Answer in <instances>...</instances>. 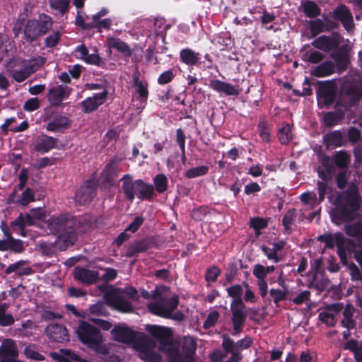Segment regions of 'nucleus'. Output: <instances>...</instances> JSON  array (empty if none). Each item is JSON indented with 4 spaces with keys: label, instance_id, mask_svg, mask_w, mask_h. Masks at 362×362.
Segmentation results:
<instances>
[{
    "label": "nucleus",
    "instance_id": "338daca9",
    "mask_svg": "<svg viewBox=\"0 0 362 362\" xmlns=\"http://www.w3.org/2000/svg\"><path fill=\"white\" fill-rule=\"evenodd\" d=\"M262 252L267 256V259L278 263L281 261L280 257L273 248H270L264 245L260 247Z\"/></svg>",
    "mask_w": 362,
    "mask_h": 362
},
{
    "label": "nucleus",
    "instance_id": "39448f33",
    "mask_svg": "<svg viewBox=\"0 0 362 362\" xmlns=\"http://www.w3.org/2000/svg\"><path fill=\"white\" fill-rule=\"evenodd\" d=\"M76 333L79 340L90 349H96L103 341L100 329L87 322H81Z\"/></svg>",
    "mask_w": 362,
    "mask_h": 362
},
{
    "label": "nucleus",
    "instance_id": "8fccbe9b",
    "mask_svg": "<svg viewBox=\"0 0 362 362\" xmlns=\"http://www.w3.org/2000/svg\"><path fill=\"white\" fill-rule=\"evenodd\" d=\"M209 168L206 165H200L192 168L187 170L185 173V176L189 179L204 176L208 174Z\"/></svg>",
    "mask_w": 362,
    "mask_h": 362
},
{
    "label": "nucleus",
    "instance_id": "bf43d9fd",
    "mask_svg": "<svg viewBox=\"0 0 362 362\" xmlns=\"http://www.w3.org/2000/svg\"><path fill=\"white\" fill-rule=\"evenodd\" d=\"M250 226L253 228L256 233L260 230L264 229L268 226L267 219L262 217H254L250 220Z\"/></svg>",
    "mask_w": 362,
    "mask_h": 362
},
{
    "label": "nucleus",
    "instance_id": "7c9ffc66",
    "mask_svg": "<svg viewBox=\"0 0 362 362\" xmlns=\"http://www.w3.org/2000/svg\"><path fill=\"white\" fill-rule=\"evenodd\" d=\"M323 142L327 148L341 146L344 145L343 135L339 130L332 131L323 136Z\"/></svg>",
    "mask_w": 362,
    "mask_h": 362
},
{
    "label": "nucleus",
    "instance_id": "393cba45",
    "mask_svg": "<svg viewBox=\"0 0 362 362\" xmlns=\"http://www.w3.org/2000/svg\"><path fill=\"white\" fill-rule=\"evenodd\" d=\"M136 187H137V198L141 201H151L156 196L153 185L146 183L141 179L137 180Z\"/></svg>",
    "mask_w": 362,
    "mask_h": 362
},
{
    "label": "nucleus",
    "instance_id": "e433bc0d",
    "mask_svg": "<svg viewBox=\"0 0 362 362\" xmlns=\"http://www.w3.org/2000/svg\"><path fill=\"white\" fill-rule=\"evenodd\" d=\"M303 11L306 17L315 18L321 13V8L317 4L313 1L306 0L302 2Z\"/></svg>",
    "mask_w": 362,
    "mask_h": 362
},
{
    "label": "nucleus",
    "instance_id": "a211bd4d",
    "mask_svg": "<svg viewBox=\"0 0 362 362\" xmlns=\"http://www.w3.org/2000/svg\"><path fill=\"white\" fill-rule=\"evenodd\" d=\"M342 94L349 100L351 105L362 99V83L354 81L345 83L341 88Z\"/></svg>",
    "mask_w": 362,
    "mask_h": 362
},
{
    "label": "nucleus",
    "instance_id": "603ef678",
    "mask_svg": "<svg viewBox=\"0 0 362 362\" xmlns=\"http://www.w3.org/2000/svg\"><path fill=\"white\" fill-rule=\"evenodd\" d=\"M296 217V209H291L288 210L282 219V225L284 227L285 230L290 233L291 232V226L294 221Z\"/></svg>",
    "mask_w": 362,
    "mask_h": 362
},
{
    "label": "nucleus",
    "instance_id": "5701e85b",
    "mask_svg": "<svg viewBox=\"0 0 362 362\" xmlns=\"http://www.w3.org/2000/svg\"><path fill=\"white\" fill-rule=\"evenodd\" d=\"M209 86L214 91L228 96H237L240 93V91L233 85L219 79L210 80Z\"/></svg>",
    "mask_w": 362,
    "mask_h": 362
},
{
    "label": "nucleus",
    "instance_id": "f257e3e1",
    "mask_svg": "<svg viewBox=\"0 0 362 362\" xmlns=\"http://www.w3.org/2000/svg\"><path fill=\"white\" fill-rule=\"evenodd\" d=\"M362 203L357 186L353 185L346 190L340 192L336 197L334 204V217L340 221H351L357 216Z\"/></svg>",
    "mask_w": 362,
    "mask_h": 362
},
{
    "label": "nucleus",
    "instance_id": "58836bf2",
    "mask_svg": "<svg viewBox=\"0 0 362 362\" xmlns=\"http://www.w3.org/2000/svg\"><path fill=\"white\" fill-rule=\"evenodd\" d=\"M355 309L351 304H347L343 311L344 319L341 322L343 327L348 329H353L356 325V322L353 319V314Z\"/></svg>",
    "mask_w": 362,
    "mask_h": 362
},
{
    "label": "nucleus",
    "instance_id": "c85d7f7f",
    "mask_svg": "<svg viewBox=\"0 0 362 362\" xmlns=\"http://www.w3.org/2000/svg\"><path fill=\"white\" fill-rule=\"evenodd\" d=\"M107 42L110 48L115 49L122 53L125 57H130L132 54L129 45L117 37H107Z\"/></svg>",
    "mask_w": 362,
    "mask_h": 362
},
{
    "label": "nucleus",
    "instance_id": "864d4df0",
    "mask_svg": "<svg viewBox=\"0 0 362 362\" xmlns=\"http://www.w3.org/2000/svg\"><path fill=\"white\" fill-rule=\"evenodd\" d=\"M317 189L318 192V197H317V204H320L325 200L326 194L332 192V187L328 185L327 182L317 181Z\"/></svg>",
    "mask_w": 362,
    "mask_h": 362
},
{
    "label": "nucleus",
    "instance_id": "4c0bfd02",
    "mask_svg": "<svg viewBox=\"0 0 362 362\" xmlns=\"http://www.w3.org/2000/svg\"><path fill=\"white\" fill-rule=\"evenodd\" d=\"M344 349L353 352L356 362H362V341L351 339L346 342Z\"/></svg>",
    "mask_w": 362,
    "mask_h": 362
},
{
    "label": "nucleus",
    "instance_id": "ea45409f",
    "mask_svg": "<svg viewBox=\"0 0 362 362\" xmlns=\"http://www.w3.org/2000/svg\"><path fill=\"white\" fill-rule=\"evenodd\" d=\"M341 242V247L344 249V252L346 255L354 254L356 251L354 249L356 247V244L354 240L350 238H346L341 232H337L336 234V246L338 248V242Z\"/></svg>",
    "mask_w": 362,
    "mask_h": 362
},
{
    "label": "nucleus",
    "instance_id": "4468645a",
    "mask_svg": "<svg viewBox=\"0 0 362 362\" xmlns=\"http://www.w3.org/2000/svg\"><path fill=\"white\" fill-rule=\"evenodd\" d=\"M45 332L52 341L64 343L69 341L68 330L62 325L58 323L50 324L46 327Z\"/></svg>",
    "mask_w": 362,
    "mask_h": 362
},
{
    "label": "nucleus",
    "instance_id": "20e7f679",
    "mask_svg": "<svg viewBox=\"0 0 362 362\" xmlns=\"http://www.w3.org/2000/svg\"><path fill=\"white\" fill-rule=\"evenodd\" d=\"M43 120L46 122V130L51 132L64 133L71 124V120L62 112L47 109Z\"/></svg>",
    "mask_w": 362,
    "mask_h": 362
},
{
    "label": "nucleus",
    "instance_id": "423d86ee",
    "mask_svg": "<svg viewBox=\"0 0 362 362\" xmlns=\"http://www.w3.org/2000/svg\"><path fill=\"white\" fill-rule=\"evenodd\" d=\"M316 90L317 103L320 107H329L335 101L337 94V86L334 80L319 81Z\"/></svg>",
    "mask_w": 362,
    "mask_h": 362
},
{
    "label": "nucleus",
    "instance_id": "bb28decb",
    "mask_svg": "<svg viewBox=\"0 0 362 362\" xmlns=\"http://www.w3.org/2000/svg\"><path fill=\"white\" fill-rule=\"evenodd\" d=\"M109 300L112 305L117 310L122 313H131L133 311V306L129 300L123 296L116 293H111L109 296Z\"/></svg>",
    "mask_w": 362,
    "mask_h": 362
},
{
    "label": "nucleus",
    "instance_id": "4be33fe9",
    "mask_svg": "<svg viewBox=\"0 0 362 362\" xmlns=\"http://www.w3.org/2000/svg\"><path fill=\"white\" fill-rule=\"evenodd\" d=\"M111 333L114 339L119 342L129 344L134 342L136 339V332L127 327L116 326Z\"/></svg>",
    "mask_w": 362,
    "mask_h": 362
},
{
    "label": "nucleus",
    "instance_id": "cd10ccee",
    "mask_svg": "<svg viewBox=\"0 0 362 362\" xmlns=\"http://www.w3.org/2000/svg\"><path fill=\"white\" fill-rule=\"evenodd\" d=\"M197 344L194 338L191 336L185 337L182 342V352L187 362H194V355Z\"/></svg>",
    "mask_w": 362,
    "mask_h": 362
},
{
    "label": "nucleus",
    "instance_id": "37998d69",
    "mask_svg": "<svg viewBox=\"0 0 362 362\" xmlns=\"http://www.w3.org/2000/svg\"><path fill=\"white\" fill-rule=\"evenodd\" d=\"M277 136L280 143L283 145H287L292 139L291 129L288 124H284L279 129Z\"/></svg>",
    "mask_w": 362,
    "mask_h": 362
},
{
    "label": "nucleus",
    "instance_id": "7ed1b4c3",
    "mask_svg": "<svg viewBox=\"0 0 362 362\" xmlns=\"http://www.w3.org/2000/svg\"><path fill=\"white\" fill-rule=\"evenodd\" d=\"M38 18L30 19L25 25L24 37L30 44L36 41L40 36L46 35L52 28L53 20L49 15L41 13Z\"/></svg>",
    "mask_w": 362,
    "mask_h": 362
},
{
    "label": "nucleus",
    "instance_id": "2eb2a0df",
    "mask_svg": "<svg viewBox=\"0 0 362 362\" xmlns=\"http://www.w3.org/2000/svg\"><path fill=\"white\" fill-rule=\"evenodd\" d=\"M18 351L15 341L11 339L3 340L0 346V362H21L15 360Z\"/></svg>",
    "mask_w": 362,
    "mask_h": 362
},
{
    "label": "nucleus",
    "instance_id": "72a5a7b5",
    "mask_svg": "<svg viewBox=\"0 0 362 362\" xmlns=\"http://www.w3.org/2000/svg\"><path fill=\"white\" fill-rule=\"evenodd\" d=\"M27 264V261L19 260L13 264H11L6 269L5 274H10L15 272L18 276L30 275L32 274V269L29 267H23V265Z\"/></svg>",
    "mask_w": 362,
    "mask_h": 362
},
{
    "label": "nucleus",
    "instance_id": "a18cd8bd",
    "mask_svg": "<svg viewBox=\"0 0 362 362\" xmlns=\"http://www.w3.org/2000/svg\"><path fill=\"white\" fill-rule=\"evenodd\" d=\"M154 190L156 189L158 193L161 194L165 192L168 187V180L165 175L160 173L156 175L153 180Z\"/></svg>",
    "mask_w": 362,
    "mask_h": 362
},
{
    "label": "nucleus",
    "instance_id": "a878e982",
    "mask_svg": "<svg viewBox=\"0 0 362 362\" xmlns=\"http://www.w3.org/2000/svg\"><path fill=\"white\" fill-rule=\"evenodd\" d=\"M199 52L190 48H184L180 51V61L187 66H197L201 63V57Z\"/></svg>",
    "mask_w": 362,
    "mask_h": 362
},
{
    "label": "nucleus",
    "instance_id": "13d9d810",
    "mask_svg": "<svg viewBox=\"0 0 362 362\" xmlns=\"http://www.w3.org/2000/svg\"><path fill=\"white\" fill-rule=\"evenodd\" d=\"M310 30L313 37L325 31V25L322 20L316 18L309 21Z\"/></svg>",
    "mask_w": 362,
    "mask_h": 362
},
{
    "label": "nucleus",
    "instance_id": "4d7b16f0",
    "mask_svg": "<svg viewBox=\"0 0 362 362\" xmlns=\"http://www.w3.org/2000/svg\"><path fill=\"white\" fill-rule=\"evenodd\" d=\"M35 201V194L32 189L28 187L17 199V204L22 206H27L29 203Z\"/></svg>",
    "mask_w": 362,
    "mask_h": 362
},
{
    "label": "nucleus",
    "instance_id": "9d476101",
    "mask_svg": "<svg viewBox=\"0 0 362 362\" xmlns=\"http://www.w3.org/2000/svg\"><path fill=\"white\" fill-rule=\"evenodd\" d=\"M107 95L108 90L107 88H105L101 93H96L93 96L88 97L80 103L82 112L89 114L96 111L100 105L105 103Z\"/></svg>",
    "mask_w": 362,
    "mask_h": 362
},
{
    "label": "nucleus",
    "instance_id": "79ce46f5",
    "mask_svg": "<svg viewBox=\"0 0 362 362\" xmlns=\"http://www.w3.org/2000/svg\"><path fill=\"white\" fill-rule=\"evenodd\" d=\"M139 357L146 362H160L162 361V357L158 353L147 347L142 348L139 353Z\"/></svg>",
    "mask_w": 362,
    "mask_h": 362
},
{
    "label": "nucleus",
    "instance_id": "6e6552de",
    "mask_svg": "<svg viewBox=\"0 0 362 362\" xmlns=\"http://www.w3.org/2000/svg\"><path fill=\"white\" fill-rule=\"evenodd\" d=\"M77 219L70 214H62L50 217L47 227L51 233L58 235L71 226H77Z\"/></svg>",
    "mask_w": 362,
    "mask_h": 362
},
{
    "label": "nucleus",
    "instance_id": "f704fd0d",
    "mask_svg": "<svg viewBox=\"0 0 362 362\" xmlns=\"http://www.w3.org/2000/svg\"><path fill=\"white\" fill-rule=\"evenodd\" d=\"M21 65L25 66L26 69L32 75L41 67H42L46 62V58L42 56H37L30 59H22L21 61Z\"/></svg>",
    "mask_w": 362,
    "mask_h": 362
},
{
    "label": "nucleus",
    "instance_id": "473e14b6",
    "mask_svg": "<svg viewBox=\"0 0 362 362\" xmlns=\"http://www.w3.org/2000/svg\"><path fill=\"white\" fill-rule=\"evenodd\" d=\"M334 72V64L330 60H327L317 65L311 71V74L316 77H325Z\"/></svg>",
    "mask_w": 362,
    "mask_h": 362
},
{
    "label": "nucleus",
    "instance_id": "6e6d98bb",
    "mask_svg": "<svg viewBox=\"0 0 362 362\" xmlns=\"http://www.w3.org/2000/svg\"><path fill=\"white\" fill-rule=\"evenodd\" d=\"M334 162L338 168H345L349 162V155L344 151H339L335 154Z\"/></svg>",
    "mask_w": 362,
    "mask_h": 362
},
{
    "label": "nucleus",
    "instance_id": "a19ab883",
    "mask_svg": "<svg viewBox=\"0 0 362 362\" xmlns=\"http://www.w3.org/2000/svg\"><path fill=\"white\" fill-rule=\"evenodd\" d=\"M243 292V289L239 284L231 286L227 288L228 295L233 298L230 305H242L244 304L241 298Z\"/></svg>",
    "mask_w": 362,
    "mask_h": 362
},
{
    "label": "nucleus",
    "instance_id": "b1692460",
    "mask_svg": "<svg viewBox=\"0 0 362 362\" xmlns=\"http://www.w3.org/2000/svg\"><path fill=\"white\" fill-rule=\"evenodd\" d=\"M25 250L23 241L16 239L12 235L8 238L0 239V251H11L14 253H22Z\"/></svg>",
    "mask_w": 362,
    "mask_h": 362
},
{
    "label": "nucleus",
    "instance_id": "774afa93",
    "mask_svg": "<svg viewBox=\"0 0 362 362\" xmlns=\"http://www.w3.org/2000/svg\"><path fill=\"white\" fill-rule=\"evenodd\" d=\"M40 106V100L37 98H33L27 100L23 105V110L27 112H33Z\"/></svg>",
    "mask_w": 362,
    "mask_h": 362
},
{
    "label": "nucleus",
    "instance_id": "052dcab7",
    "mask_svg": "<svg viewBox=\"0 0 362 362\" xmlns=\"http://www.w3.org/2000/svg\"><path fill=\"white\" fill-rule=\"evenodd\" d=\"M221 270L216 266L209 267L206 270L205 280L207 282L214 283L216 281L218 277L220 276Z\"/></svg>",
    "mask_w": 362,
    "mask_h": 362
},
{
    "label": "nucleus",
    "instance_id": "412c9836",
    "mask_svg": "<svg viewBox=\"0 0 362 362\" xmlns=\"http://www.w3.org/2000/svg\"><path fill=\"white\" fill-rule=\"evenodd\" d=\"M120 181L122 182V189L126 199L132 203L135 197H137V187H136L137 180H134L130 174H125L122 176Z\"/></svg>",
    "mask_w": 362,
    "mask_h": 362
},
{
    "label": "nucleus",
    "instance_id": "9b49d317",
    "mask_svg": "<svg viewBox=\"0 0 362 362\" xmlns=\"http://www.w3.org/2000/svg\"><path fill=\"white\" fill-rule=\"evenodd\" d=\"M77 226H71L66 230L59 233L54 242L55 247L61 251L66 250L73 246L78 240Z\"/></svg>",
    "mask_w": 362,
    "mask_h": 362
},
{
    "label": "nucleus",
    "instance_id": "aec40b11",
    "mask_svg": "<svg viewBox=\"0 0 362 362\" xmlns=\"http://www.w3.org/2000/svg\"><path fill=\"white\" fill-rule=\"evenodd\" d=\"M74 279L86 285L97 283L100 279L99 272L83 267H76L74 269Z\"/></svg>",
    "mask_w": 362,
    "mask_h": 362
},
{
    "label": "nucleus",
    "instance_id": "09e8293b",
    "mask_svg": "<svg viewBox=\"0 0 362 362\" xmlns=\"http://www.w3.org/2000/svg\"><path fill=\"white\" fill-rule=\"evenodd\" d=\"M324 54L319 51L310 50L303 54L302 59L306 62L317 64L320 62L324 59Z\"/></svg>",
    "mask_w": 362,
    "mask_h": 362
},
{
    "label": "nucleus",
    "instance_id": "680f3d73",
    "mask_svg": "<svg viewBox=\"0 0 362 362\" xmlns=\"http://www.w3.org/2000/svg\"><path fill=\"white\" fill-rule=\"evenodd\" d=\"M11 76L16 82L22 83L28 78H29L31 76V74L24 66L23 69L19 70H13Z\"/></svg>",
    "mask_w": 362,
    "mask_h": 362
},
{
    "label": "nucleus",
    "instance_id": "69168bd1",
    "mask_svg": "<svg viewBox=\"0 0 362 362\" xmlns=\"http://www.w3.org/2000/svg\"><path fill=\"white\" fill-rule=\"evenodd\" d=\"M219 318V313L217 310H214L210 312L206 320L204 322L203 327L205 329H209L211 327H213L216 324Z\"/></svg>",
    "mask_w": 362,
    "mask_h": 362
},
{
    "label": "nucleus",
    "instance_id": "f03ea898",
    "mask_svg": "<svg viewBox=\"0 0 362 362\" xmlns=\"http://www.w3.org/2000/svg\"><path fill=\"white\" fill-rule=\"evenodd\" d=\"M146 330L160 342V349H165L168 362H187V358L183 357L179 349L173 345V332L170 328L148 325L146 326Z\"/></svg>",
    "mask_w": 362,
    "mask_h": 362
},
{
    "label": "nucleus",
    "instance_id": "2f4dec72",
    "mask_svg": "<svg viewBox=\"0 0 362 362\" xmlns=\"http://www.w3.org/2000/svg\"><path fill=\"white\" fill-rule=\"evenodd\" d=\"M117 177L115 161L112 160L105 168L103 172V182L109 187L115 184V180Z\"/></svg>",
    "mask_w": 362,
    "mask_h": 362
},
{
    "label": "nucleus",
    "instance_id": "de8ad7c7",
    "mask_svg": "<svg viewBox=\"0 0 362 362\" xmlns=\"http://www.w3.org/2000/svg\"><path fill=\"white\" fill-rule=\"evenodd\" d=\"M346 233L362 241V223L356 222L345 227Z\"/></svg>",
    "mask_w": 362,
    "mask_h": 362
},
{
    "label": "nucleus",
    "instance_id": "0e129e2a",
    "mask_svg": "<svg viewBox=\"0 0 362 362\" xmlns=\"http://www.w3.org/2000/svg\"><path fill=\"white\" fill-rule=\"evenodd\" d=\"M175 77V74L173 69H168L161 73L158 77L157 81L160 85H165L170 83Z\"/></svg>",
    "mask_w": 362,
    "mask_h": 362
},
{
    "label": "nucleus",
    "instance_id": "3c124183",
    "mask_svg": "<svg viewBox=\"0 0 362 362\" xmlns=\"http://www.w3.org/2000/svg\"><path fill=\"white\" fill-rule=\"evenodd\" d=\"M62 33L59 30H53L48 36L45 39L44 43L47 48H53L56 47L62 37Z\"/></svg>",
    "mask_w": 362,
    "mask_h": 362
},
{
    "label": "nucleus",
    "instance_id": "c756f323",
    "mask_svg": "<svg viewBox=\"0 0 362 362\" xmlns=\"http://www.w3.org/2000/svg\"><path fill=\"white\" fill-rule=\"evenodd\" d=\"M151 247V243L148 239L136 240L129 245L125 256L129 258L132 257L136 254L146 252Z\"/></svg>",
    "mask_w": 362,
    "mask_h": 362
},
{
    "label": "nucleus",
    "instance_id": "dca6fc26",
    "mask_svg": "<svg viewBox=\"0 0 362 362\" xmlns=\"http://www.w3.org/2000/svg\"><path fill=\"white\" fill-rule=\"evenodd\" d=\"M71 92V88L68 86L58 85L49 88L47 94L49 103L54 107H58L62 102L68 98Z\"/></svg>",
    "mask_w": 362,
    "mask_h": 362
},
{
    "label": "nucleus",
    "instance_id": "c9c22d12",
    "mask_svg": "<svg viewBox=\"0 0 362 362\" xmlns=\"http://www.w3.org/2000/svg\"><path fill=\"white\" fill-rule=\"evenodd\" d=\"M344 118L343 111H329L326 112L323 117V124L325 127L331 128L338 124Z\"/></svg>",
    "mask_w": 362,
    "mask_h": 362
},
{
    "label": "nucleus",
    "instance_id": "c03bdc74",
    "mask_svg": "<svg viewBox=\"0 0 362 362\" xmlns=\"http://www.w3.org/2000/svg\"><path fill=\"white\" fill-rule=\"evenodd\" d=\"M257 129L262 140L266 143L271 142V127L264 119H260L257 124Z\"/></svg>",
    "mask_w": 362,
    "mask_h": 362
},
{
    "label": "nucleus",
    "instance_id": "49530a36",
    "mask_svg": "<svg viewBox=\"0 0 362 362\" xmlns=\"http://www.w3.org/2000/svg\"><path fill=\"white\" fill-rule=\"evenodd\" d=\"M70 0H49L52 9L58 11L63 16L69 10Z\"/></svg>",
    "mask_w": 362,
    "mask_h": 362
},
{
    "label": "nucleus",
    "instance_id": "0eeeda50",
    "mask_svg": "<svg viewBox=\"0 0 362 362\" xmlns=\"http://www.w3.org/2000/svg\"><path fill=\"white\" fill-rule=\"evenodd\" d=\"M178 305L179 298L177 295H173L170 298H163L158 302L149 303L148 308L151 313L168 319L170 317V311H175Z\"/></svg>",
    "mask_w": 362,
    "mask_h": 362
},
{
    "label": "nucleus",
    "instance_id": "e2e57ef3",
    "mask_svg": "<svg viewBox=\"0 0 362 362\" xmlns=\"http://www.w3.org/2000/svg\"><path fill=\"white\" fill-rule=\"evenodd\" d=\"M319 320L329 327H334L337 323L334 315L327 311H322L319 313Z\"/></svg>",
    "mask_w": 362,
    "mask_h": 362
},
{
    "label": "nucleus",
    "instance_id": "1a4fd4ad",
    "mask_svg": "<svg viewBox=\"0 0 362 362\" xmlns=\"http://www.w3.org/2000/svg\"><path fill=\"white\" fill-rule=\"evenodd\" d=\"M97 192V184L93 180H86L75 193V202L80 206L91 202Z\"/></svg>",
    "mask_w": 362,
    "mask_h": 362
},
{
    "label": "nucleus",
    "instance_id": "ddd939ff",
    "mask_svg": "<svg viewBox=\"0 0 362 362\" xmlns=\"http://www.w3.org/2000/svg\"><path fill=\"white\" fill-rule=\"evenodd\" d=\"M332 18L334 21H340L348 32L354 27L353 15L344 4H339L333 11Z\"/></svg>",
    "mask_w": 362,
    "mask_h": 362
},
{
    "label": "nucleus",
    "instance_id": "f8f14e48",
    "mask_svg": "<svg viewBox=\"0 0 362 362\" xmlns=\"http://www.w3.org/2000/svg\"><path fill=\"white\" fill-rule=\"evenodd\" d=\"M311 44L315 48L328 52L337 49L339 46V35L334 32L330 36L321 35L314 40Z\"/></svg>",
    "mask_w": 362,
    "mask_h": 362
},
{
    "label": "nucleus",
    "instance_id": "f3484780",
    "mask_svg": "<svg viewBox=\"0 0 362 362\" xmlns=\"http://www.w3.org/2000/svg\"><path fill=\"white\" fill-rule=\"evenodd\" d=\"M245 305H230V310L232 313L231 322L233 323V327L234 334H237L243 330V327L245 325L247 315L245 313Z\"/></svg>",
    "mask_w": 362,
    "mask_h": 362
},
{
    "label": "nucleus",
    "instance_id": "5fc2aeb1",
    "mask_svg": "<svg viewBox=\"0 0 362 362\" xmlns=\"http://www.w3.org/2000/svg\"><path fill=\"white\" fill-rule=\"evenodd\" d=\"M336 234H332L331 233H324L322 235H319L317 238V240L325 243V247L328 249H333L334 247V244L336 245Z\"/></svg>",
    "mask_w": 362,
    "mask_h": 362
},
{
    "label": "nucleus",
    "instance_id": "6ab92c4d",
    "mask_svg": "<svg viewBox=\"0 0 362 362\" xmlns=\"http://www.w3.org/2000/svg\"><path fill=\"white\" fill-rule=\"evenodd\" d=\"M57 139L45 134L38 135L34 142V150L38 153H45L56 148Z\"/></svg>",
    "mask_w": 362,
    "mask_h": 362
}]
</instances>
